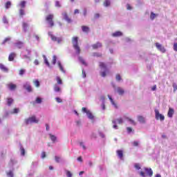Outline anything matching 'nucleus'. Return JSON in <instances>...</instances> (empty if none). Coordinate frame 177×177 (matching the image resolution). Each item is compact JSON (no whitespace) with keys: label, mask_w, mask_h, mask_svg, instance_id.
Returning <instances> with one entry per match:
<instances>
[{"label":"nucleus","mask_w":177,"mask_h":177,"mask_svg":"<svg viewBox=\"0 0 177 177\" xmlns=\"http://www.w3.org/2000/svg\"><path fill=\"white\" fill-rule=\"evenodd\" d=\"M78 37H73L72 38V44L73 46L77 53V55H80L81 53V48H80V46L78 45Z\"/></svg>","instance_id":"nucleus-1"},{"label":"nucleus","mask_w":177,"mask_h":177,"mask_svg":"<svg viewBox=\"0 0 177 177\" xmlns=\"http://www.w3.org/2000/svg\"><path fill=\"white\" fill-rule=\"evenodd\" d=\"M25 122L26 125H28V124H32V123L38 124V122H39V120L37 119V117H35V115H32L29 118L26 119Z\"/></svg>","instance_id":"nucleus-2"},{"label":"nucleus","mask_w":177,"mask_h":177,"mask_svg":"<svg viewBox=\"0 0 177 177\" xmlns=\"http://www.w3.org/2000/svg\"><path fill=\"white\" fill-rule=\"evenodd\" d=\"M54 17L55 15L53 14H50L46 17V21L48 23L50 27L55 26V22H53Z\"/></svg>","instance_id":"nucleus-3"},{"label":"nucleus","mask_w":177,"mask_h":177,"mask_svg":"<svg viewBox=\"0 0 177 177\" xmlns=\"http://www.w3.org/2000/svg\"><path fill=\"white\" fill-rule=\"evenodd\" d=\"M140 175L142 177H146V176H153V171L151 169H148L145 168V172L141 171L140 172Z\"/></svg>","instance_id":"nucleus-4"},{"label":"nucleus","mask_w":177,"mask_h":177,"mask_svg":"<svg viewBox=\"0 0 177 177\" xmlns=\"http://www.w3.org/2000/svg\"><path fill=\"white\" fill-rule=\"evenodd\" d=\"M117 121L118 124H122V122H124V120H122V118H120L116 120H112V124H113V128L114 129H118V126H117Z\"/></svg>","instance_id":"nucleus-5"},{"label":"nucleus","mask_w":177,"mask_h":177,"mask_svg":"<svg viewBox=\"0 0 177 177\" xmlns=\"http://www.w3.org/2000/svg\"><path fill=\"white\" fill-rule=\"evenodd\" d=\"M156 47L158 49V50L161 52V53H165L166 52L165 47H164V46H162L161 44L156 43Z\"/></svg>","instance_id":"nucleus-6"},{"label":"nucleus","mask_w":177,"mask_h":177,"mask_svg":"<svg viewBox=\"0 0 177 177\" xmlns=\"http://www.w3.org/2000/svg\"><path fill=\"white\" fill-rule=\"evenodd\" d=\"M49 37H50L52 41L54 42H58V44H60L62 42V38H57L56 36L53 35L51 32H48Z\"/></svg>","instance_id":"nucleus-7"},{"label":"nucleus","mask_w":177,"mask_h":177,"mask_svg":"<svg viewBox=\"0 0 177 177\" xmlns=\"http://www.w3.org/2000/svg\"><path fill=\"white\" fill-rule=\"evenodd\" d=\"M156 118L160 121H164L165 120L164 115L160 114L158 111H156Z\"/></svg>","instance_id":"nucleus-8"},{"label":"nucleus","mask_w":177,"mask_h":177,"mask_svg":"<svg viewBox=\"0 0 177 177\" xmlns=\"http://www.w3.org/2000/svg\"><path fill=\"white\" fill-rule=\"evenodd\" d=\"M62 16H63L64 20H66V21H67V23H71L72 20L68 17V14H67V12H63Z\"/></svg>","instance_id":"nucleus-9"},{"label":"nucleus","mask_w":177,"mask_h":177,"mask_svg":"<svg viewBox=\"0 0 177 177\" xmlns=\"http://www.w3.org/2000/svg\"><path fill=\"white\" fill-rule=\"evenodd\" d=\"M15 45L16 48H17L18 49H21V48H23V46H24V43L21 41H17L15 44Z\"/></svg>","instance_id":"nucleus-10"},{"label":"nucleus","mask_w":177,"mask_h":177,"mask_svg":"<svg viewBox=\"0 0 177 177\" xmlns=\"http://www.w3.org/2000/svg\"><path fill=\"white\" fill-rule=\"evenodd\" d=\"M116 91L120 96H122L125 93V91L121 87H118Z\"/></svg>","instance_id":"nucleus-11"},{"label":"nucleus","mask_w":177,"mask_h":177,"mask_svg":"<svg viewBox=\"0 0 177 177\" xmlns=\"http://www.w3.org/2000/svg\"><path fill=\"white\" fill-rule=\"evenodd\" d=\"M24 89H26L28 92H32V87H31V85L28 84H25L24 85Z\"/></svg>","instance_id":"nucleus-12"},{"label":"nucleus","mask_w":177,"mask_h":177,"mask_svg":"<svg viewBox=\"0 0 177 177\" xmlns=\"http://www.w3.org/2000/svg\"><path fill=\"white\" fill-rule=\"evenodd\" d=\"M8 88L10 89V91H15L16 88H17V86L15 84L10 83L7 85Z\"/></svg>","instance_id":"nucleus-13"},{"label":"nucleus","mask_w":177,"mask_h":177,"mask_svg":"<svg viewBox=\"0 0 177 177\" xmlns=\"http://www.w3.org/2000/svg\"><path fill=\"white\" fill-rule=\"evenodd\" d=\"M174 113H175V111L174 110V109L169 108L167 113L168 117H169V118H172Z\"/></svg>","instance_id":"nucleus-14"},{"label":"nucleus","mask_w":177,"mask_h":177,"mask_svg":"<svg viewBox=\"0 0 177 177\" xmlns=\"http://www.w3.org/2000/svg\"><path fill=\"white\" fill-rule=\"evenodd\" d=\"M138 120L139 121V122H140L141 124H145L146 122V119H145V117L142 116V115H139L138 116Z\"/></svg>","instance_id":"nucleus-15"},{"label":"nucleus","mask_w":177,"mask_h":177,"mask_svg":"<svg viewBox=\"0 0 177 177\" xmlns=\"http://www.w3.org/2000/svg\"><path fill=\"white\" fill-rule=\"evenodd\" d=\"M117 155L118 156L119 158H120V160H122L123 157H124V152L122 151V150H118L116 151Z\"/></svg>","instance_id":"nucleus-16"},{"label":"nucleus","mask_w":177,"mask_h":177,"mask_svg":"<svg viewBox=\"0 0 177 177\" xmlns=\"http://www.w3.org/2000/svg\"><path fill=\"white\" fill-rule=\"evenodd\" d=\"M15 57H16V54L15 53H11L8 57L9 62H13Z\"/></svg>","instance_id":"nucleus-17"},{"label":"nucleus","mask_w":177,"mask_h":177,"mask_svg":"<svg viewBox=\"0 0 177 177\" xmlns=\"http://www.w3.org/2000/svg\"><path fill=\"white\" fill-rule=\"evenodd\" d=\"M93 49H99V48H102V43L97 42L96 44L92 46Z\"/></svg>","instance_id":"nucleus-18"},{"label":"nucleus","mask_w":177,"mask_h":177,"mask_svg":"<svg viewBox=\"0 0 177 177\" xmlns=\"http://www.w3.org/2000/svg\"><path fill=\"white\" fill-rule=\"evenodd\" d=\"M82 30L83 31V32H86V34H88V32H89L90 31V29H89V27L86 26H82Z\"/></svg>","instance_id":"nucleus-19"},{"label":"nucleus","mask_w":177,"mask_h":177,"mask_svg":"<svg viewBox=\"0 0 177 177\" xmlns=\"http://www.w3.org/2000/svg\"><path fill=\"white\" fill-rule=\"evenodd\" d=\"M0 69L2 71H4V73H8V71H9L8 69V68H6V66H5V65L2 64H0Z\"/></svg>","instance_id":"nucleus-20"},{"label":"nucleus","mask_w":177,"mask_h":177,"mask_svg":"<svg viewBox=\"0 0 177 177\" xmlns=\"http://www.w3.org/2000/svg\"><path fill=\"white\" fill-rule=\"evenodd\" d=\"M26 3H27L26 1H21L19 4V8L24 9V8H26Z\"/></svg>","instance_id":"nucleus-21"},{"label":"nucleus","mask_w":177,"mask_h":177,"mask_svg":"<svg viewBox=\"0 0 177 177\" xmlns=\"http://www.w3.org/2000/svg\"><path fill=\"white\" fill-rule=\"evenodd\" d=\"M19 17H23V16L26 15V11H24V8H21L19 10Z\"/></svg>","instance_id":"nucleus-22"},{"label":"nucleus","mask_w":177,"mask_h":177,"mask_svg":"<svg viewBox=\"0 0 177 177\" xmlns=\"http://www.w3.org/2000/svg\"><path fill=\"white\" fill-rule=\"evenodd\" d=\"M122 35V32L120 31L115 32L112 34V37H121Z\"/></svg>","instance_id":"nucleus-23"},{"label":"nucleus","mask_w":177,"mask_h":177,"mask_svg":"<svg viewBox=\"0 0 177 177\" xmlns=\"http://www.w3.org/2000/svg\"><path fill=\"white\" fill-rule=\"evenodd\" d=\"M22 27H23L24 31L25 32H27V30L28 28V24H27V23H26V22H23Z\"/></svg>","instance_id":"nucleus-24"},{"label":"nucleus","mask_w":177,"mask_h":177,"mask_svg":"<svg viewBox=\"0 0 177 177\" xmlns=\"http://www.w3.org/2000/svg\"><path fill=\"white\" fill-rule=\"evenodd\" d=\"M33 84L36 88H39L41 84L39 83V80H33Z\"/></svg>","instance_id":"nucleus-25"},{"label":"nucleus","mask_w":177,"mask_h":177,"mask_svg":"<svg viewBox=\"0 0 177 177\" xmlns=\"http://www.w3.org/2000/svg\"><path fill=\"white\" fill-rule=\"evenodd\" d=\"M99 66H100V68L107 69V65H106V64H104V62H100Z\"/></svg>","instance_id":"nucleus-26"},{"label":"nucleus","mask_w":177,"mask_h":177,"mask_svg":"<svg viewBox=\"0 0 177 177\" xmlns=\"http://www.w3.org/2000/svg\"><path fill=\"white\" fill-rule=\"evenodd\" d=\"M58 66L59 68L60 71H62V73H66V71H64V68H63V66L62 65V63H60V62H58Z\"/></svg>","instance_id":"nucleus-27"},{"label":"nucleus","mask_w":177,"mask_h":177,"mask_svg":"<svg viewBox=\"0 0 177 177\" xmlns=\"http://www.w3.org/2000/svg\"><path fill=\"white\" fill-rule=\"evenodd\" d=\"M10 6H12V2H10V1H7V2L5 3V8H6V9H9V8H10Z\"/></svg>","instance_id":"nucleus-28"},{"label":"nucleus","mask_w":177,"mask_h":177,"mask_svg":"<svg viewBox=\"0 0 177 177\" xmlns=\"http://www.w3.org/2000/svg\"><path fill=\"white\" fill-rule=\"evenodd\" d=\"M57 80V82L59 85H62V84H63V81L62 80V78H60V77L57 76L56 77Z\"/></svg>","instance_id":"nucleus-29"},{"label":"nucleus","mask_w":177,"mask_h":177,"mask_svg":"<svg viewBox=\"0 0 177 177\" xmlns=\"http://www.w3.org/2000/svg\"><path fill=\"white\" fill-rule=\"evenodd\" d=\"M43 57L44 59V63L48 66V67L50 66V64H49V62H48V59L46 58V56L43 55Z\"/></svg>","instance_id":"nucleus-30"},{"label":"nucleus","mask_w":177,"mask_h":177,"mask_svg":"<svg viewBox=\"0 0 177 177\" xmlns=\"http://www.w3.org/2000/svg\"><path fill=\"white\" fill-rule=\"evenodd\" d=\"M86 114H87V115H88V118L90 120H93L94 116H93V115L92 114V113L90 112V111H88Z\"/></svg>","instance_id":"nucleus-31"},{"label":"nucleus","mask_w":177,"mask_h":177,"mask_svg":"<svg viewBox=\"0 0 177 177\" xmlns=\"http://www.w3.org/2000/svg\"><path fill=\"white\" fill-rule=\"evenodd\" d=\"M79 60L81 62L82 64L86 66V62H85V59L82 58V57H79Z\"/></svg>","instance_id":"nucleus-32"},{"label":"nucleus","mask_w":177,"mask_h":177,"mask_svg":"<svg viewBox=\"0 0 177 177\" xmlns=\"http://www.w3.org/2000/svg\"><path fill=\"white\" fill-rule=\"evenodd\" d=\"M110 5H111V2H110L109 0H105L104 1V6L107 7V6H110Z\"/></svg>","instance_id":"nucleus-33"},{"label":"nucleus","mask_w":177,"mask_h":177,"mask_svg":"<svg viewBox=\"0 0 177 177\" xmlns=\"http://www.w3.org/2000/svg\"><path fill=\"white\" fill-rule=\"evenodd\" d=\"M13 103V99L12 98H8L7 99V104L8 106H10Z\"/></svg>","instance_id":"nucleus-34"},{"label":"nucleus","mask_w":177,"mask_h":177,"mask_svg":"<svg viewBox=\"0 0 177 177\" xmlns=\"http://www.w3.org/2000/svg\"><path fill=\"white\" fill-rule=\"evenodd\" d=\"M20 150H21V156H25L26 155V149H24V148L23 147H21Z\"/></svg>","instance_id":"nucleus-35"},{"label":"nucleus","mask_w":177,"mask_h":177,"mask_svg":"<svg viewBox=\"0 0 177 177\" xmlns=\"http://www.w3.org/2000/svg\"><path fill=\"white\" fill-rule=\"evenodd\" d=\"M50 138L52 140V142H56L57 138H56L55 136L50 134Z\"/></svg>","instance_id":"nucleus-36"},{"label":"nucleus","mask_w":177,"mask_h":177,"mask_svg":"<svg viewBox=\"0 0 177 177\" xmlns=\"http://www.w3.org/2000/svg\"><path fill=\"white\" fill-rule=\"evenodd\" d=\"M127 120H128V121H129V122H131V124H132V125H136V122H135V120H133L129 118H127Z\"/></svg>","instance_id":"nucleus-37"},{"label":"nucleus","mask_w":177,"mask_h":177,"mask_svg":"<svg viewBox=\"0 0 177 177\" xmlns=\"http://www.w3.org/2000/svg\"><path fill=\"white\" fill-rule=\"evenodd\" d=\"M93 56L95 57H102V54L99 53H93Z\"/></svg>","instance_id":"nucleus-38"},{"label":"nucleus","mask_w":177,"mask_h":177,"mask_svg":"<svg viewBox=\"0 0 177 177\" xmlns=\"http://www.w3.org/2000/svg\"><path fill=\"white\" fill-rule=\"evenodd\" d=\"M54 91L55 92H60V87H59V86H57V85H55L54 86Z\"/></svg>","instance_id":"nucleus-39"},{"label":"nucleus","mask_w":177,"mask_h":177,"mask_svg":"<svg viewBox=\"0 0 177 177\" xmlns=\"http://www.w3.org/2000/svg\"><path fill=\"white\" fill-rule=\"evenodd\" d=\"M109 100L111 101V103H112V104L113 106H115V107H117V104H115V103L114 102V100H113V98H111V97H110V95H109Z\"/></svg>","instance_id":"nucleus-40"},{"label":"nucleus","mask_w":177,"mask_h":177,"mask_svg":"<svg viewBox=\"0 0 177 177\" xmlns=\"http://www.w3.org/2000/svg\"><path fill=\"white\" fill-rule=\"evenodd\" d=\"M115 78L116 81H121V75H120V74H117Z\"/></svg>","instance_id":"nucleus-41"},{"label":"nucleus","mask_w":177,"mask_h":177,"mask_svg":"<svg viewBox=\"0 0 177 177\" xmlns=\"http://www.w3.org/2000/svg\"><path fill=\"white\" fill-rule=\"evenodd\" d=\"M36 103L41 104L42 103V100L39 97L36 98Z\"/></svg>","instance_id":"nucleus-42"},{"label":"nucleus","mask_w":177,"mask_h":177,"mask_svg":"<svg viewBox=\"0 0 177 177\" xmlns=\"http://www.w3.org/2000/svg\"><path fill=\"white\" fill-rule=\"evenodd\" d=\"M156 17V14L151 12L150 15L151 20H154V18Z\"/></svg>","instance_id":"nucleus-43"},{"label":"nucleus","mask_w":177,"mask_h":177,"mask_svg":"<svg viewBox=\"0 0 177 177\" xmlns=\"http://www.w3.org/2000/svg\"><path fill=\"white\" fill-rule=\"evenodd\" d=\"M55 6L57 8H61L62 5H60V2L59 1H55Z\"/></svg>","instance_id":"nucleus-44"},{"label":"nucleus","mask_w":177,"mask_h":177,"mask_svg":"<svg viewBox=\"0 0 177 177\" xmlns=\"http://www.w3.org/2000/svg\"><path fill=\"white\" fill-rule=\"evenodd\" d=\"M66 176L67 177H73V174H71V172L70 171H66Z\"/></svg>","instance_id":"nucleus-45"},{"label":"nucleus","mask_w":177,"mask_h":177,"mask_svg":"<svg viewBox=\"0 0 177 177\" xmlns=\"http://www.w3.org/2000/svg\"><path fill=\"white\" fill-rule=\"evenodd\" d=\"M26 73V70L24 69H21L19 71V75H23Z\"/></svg>","instance_id":"nucleus-46"},{"label":"nucleus","mask_w":177,"mask_h":177,"mask_svg":"<svg viewBox=\"0 0 177 177\" xmlns=\"http://www.w3.org/2000/svg\"><path fill=\"white\" fill-rule=\"evenodd\" d=\"M133 146L138 147V146H139V142L138 141L133 142Z\"/></svg>","instance_id":"nucleus-47"},{"label":"nucleus","mask_w":177,"mask_h":177,"mask_svg":"<svg viewBox=\"0 0 177 177\" xmlns=\"http://www.w3.org/2000/svg\"><path fill=\"white\" fill-rule=\"evenodd\" d=\"M8 176L9 177H13V172L12 171H10L7 173Z\"/></svg>","instance_id":"nucleus-48"},{"label":"nucleus","mask_w":177,"mask_h":177,"mask_svg":"<svg viewBox=\"0 0 177 177\" xmlns=\"http://www.w3.org/2000/svg\"><path fill=\"white\" fill-rule=\"evenodd\" d=\"M17 113H19V109L15 108L13 109L12 113L13 114H17Z\"/></svg>","instance_id":"nucleus-49"},{"label":"nucleus","mask_w":177,"mask_h":177,"mask_svg":"<svg viewBox=\"0 0 177 177\" xmlns=\"http://www.w3.org/2000/svg\"><path fill=\"white\" fill-rule=\"evenodd\" d=\"M56 60H57L56 56L54 55L53 57V64H56Z\"/></svg>","instance_id":"nucleus-50"},{"label":"nucleus","mask_w":177,"mask_h":177,"mask_svg":"<svg viewBox=\"0 0 177 177\" xmlns=\"http://www.w3.org/2000/svg\"><path fill=\"white\" fill-rule=\"evenodd\" d=\"M173 48L174 50H175V52H177V43L174 44Z\"/></svg>","instance_id":"nucleus-51"},{"label":"nucleus","mask_w":177,"mask_h":177,"mask_svg":"<svg viewBox=\"0 0 177 177\" xmlns=\"http://www.w3.org/2000/svg\"><path fill=\"white\" fill-rule=\"evenodd\" d=\"M10 40V37H7L3 40V44H6V42L9 41Z\"/></svg>","instance_id":"nucleus-52"},{"label":"nucleus","mask_w":177,"mask_h":177,"mask_svg":"<svg viewBox=\"0 0 177 177\" xmlns=\"http://www.w3.org/2000/svg\"><path fill=\"white\" fill-rule=\"evenodd\" d=\"M100 17V14H99V13H95V15H94V18L95 19H99Z\"/></svg>","instance_id":"nucleus-53"},{"label":"nucleus","mask_w":177,"mask_h":177,"mask_svg":"<svg viewBox=\"0 0 177 177\" xmlns=\"http://www.w3.org/2000/svg\"><path fill=\"white\" fill-rule=\"evenodd\" d=\"M55 158L56 162H60V157L55 156Z\"/></svg>","instance_id":"nucleus-54"},{"label":"nucleus","mask_w":177,"mask_h":177,"mask_svg":"<svg viewBox=\"0 0 177 177\" xmlns=\"http://www.w3.org/2000/svg\"><path fill=\"white\" fill-rule=\"evenodd\" d=\"M127 130L129 133H131V132L133 131L132 127H127Z\"/></svg>","instance_id":"nucleus-55"},{"label":"nucleus","mask_w":177,"mask_h":177,"mask_svg":"<svg viewBox=\"0 0 177 177\" xmlns=\"http://www.w3.org/2000/svg\"><path fill=\"white\" fill-rule=\"evenodd\" d=\"M82 110L83 113H86V114H88V111H89L86 110V108H85V107H83L82 109Z\"/></svg>","instance_id":"nucleus-56"},{"label":"nucleus","mask_w":177,"mask_h":177,"mask_svg":"<svg viewBox=\"0 0 177 177\" xmlns=\"http://www.w3.org/2000/svg\"><path fill=\"white\" fill-rule=\"evenodd\" d=\"M55 100H56V102H57V103H62V102H63V101L62 100V99H60V98H59V97H56Z\"/></svg>","instance_id":"nucleus-57"},{"label":"nucleus","mask_w":177,"mask_h":177,"mask_svg":"<svg viewBox=\"0 0 177 177\" xmlns=\"http://www.w3.org/2000/svg\"><path fill=\"white\" fill-rule=\"evenodd\" d=\"M135 168H136V169H140V165L139 164H136Z\"/></svg>","instance_id":"nucleus-58"},{"label":"nucleus","mask_w":177,"mask_h":177,"mask_svg":"<svg viewBox=\"0 0 177 177\" xmlns=\"http://www.w3.org/2000/svg\"><path fill=\"white\" fill-rule=\"evenodd\" d=\"M101 76L102 77H106V75H107V74L106 73V71H103V72H101Z\"/></svg>","instance_id":"nucleus-59"},{"label":"nucleus","mask_w":177,"mask_h":177,"mask_svg":"<svg viewBox=\"0 0 177 177\" xmlns=\"http://www.w3.org/2000/svg\"><path fill=\"white\" fill-rule=\"evenodd\" d=\"M45 157H46V153L42 152L41 153V158H45Z\"/></svg>","instance_id":"nucleus-60"},{"label":"nucleus","mask_w":177,"mask_h":177,"mask_svg":"<svg viewBox=\"0 0 177 177\" xmlns=\"http://www.w3.org/2000/svg\"><path fill=\"white\" fill-rule=\"evenodd\" d=\"M34 64H35V66H38V64H39V62L38 61V59H35L34 61Z\"/></svg>","instance_id":"nucleus-61"},{"label":"nucleus","mask_w":177,"mask_h":177,"mask_svg":"<svg viewBox=\"0 0 177 177\" xmlns=\"http://www.w3.org/2000/svg\"><path fill=\"white\" fill-rule=\"evenodd\" d=\"M173 88H174V92H175V91H176V89H177V85H176V84H173Z\"/></svg>","instance_id":"nucleus-62"},{"label":"nucleus","mask_w":177,"mask_h":177,"mask_svg":"<svg viewBox=\"0 0 177 177\" xmlns=\"http://www.w3.org/2000/svg\"><path fill=\"white\" fill-rule=\"evenodd\" d=\"M127 10H131L132 9V7L129 4L127 5Z\"/></svg>","instance_id":"nucleus-63"},{"label":"nucleus","mask_w":177,"mask_h":177,"mask_svg":"<svg viewBox=\"0 0 177 177\" xmlns=\"http://www.w3.org/2000/svg\"><path fill=\"white\" fill-rule=\"evenodd\" d=\"M77 161H80V162H82V156L78 157Z\"/></svg>","instance_id":"nucleus-64"}]
</instances>
